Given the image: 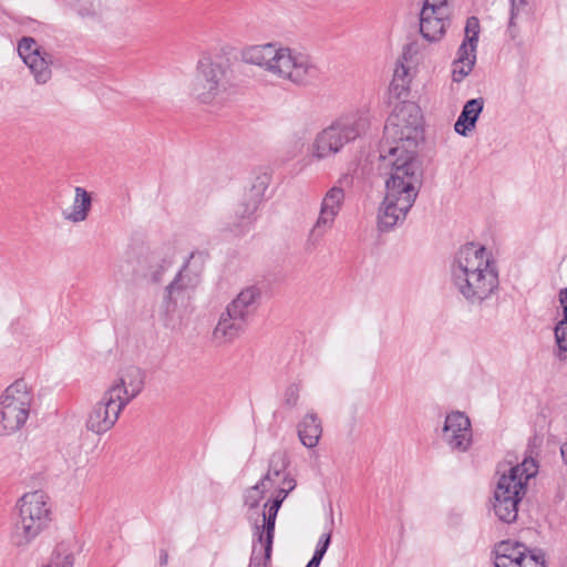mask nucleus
<instances>
[{"mask_svg":"<svg viewBox=\"0 0 567 567\" xmlns=\"http://www.w3.org/2000/svg\"><path fill=\"white\" fill-rule=\"evenodd\" d=\"M246 323L243 320L235 319L233 316H227L223 312L219 320L213 330V341L217 346H226L233 343L238 339L246 329Z\"/></svg>","mask_w":567,"mask_h":567,"instance_id":"19","label":"nucleus"},{"mask_svg":"<svg viewBox=\"0 0 567 567\" xmlns=\"http://www.w3.org/2000/svg\"><path fill=\"white\" fill-rule=\"evenodd\" d=\"M370 127V118L363 111L342 113L316 135L310 154L316 161L336 156L348 145L362 137Z\"/></svg>","mask_w":567,"mask_h":567,"instance_id":"4","label":"nucleus"},{"mask_svg":"<svg viewBox=\"0 0 567 567\" xmlns=\"http://www.w3.org/2000/svg\"><path fill=\"white\" fill-rule=\"evenodd\" d=\"M484 109V99L477 97L467 101L457 117L454 130L461 136H467L476 126L477 118Z\"/></svg>","mask_w":567,"mask_h":567,"instance_id":"22","label":"nucleus"},{"mask_svg":"<svg viewBox=\"0 0 567 567\" xmlns=\"http://www.w3.org/2000/svg\"><path fill=\"white\" fill-rule=\"evenodd\" d=\"M241 61L298 86L307 85L318 75V68L308 53L279 42L249 45L241 51Z\"/></svg>","mask_w":567,"mask_h":567,"instance_id":"3","label":"nucleus"},{"mask_svg":"<svg viewBox=\"0 0 567 567\" xmlns=\"http://www.w3.org/2000/svg\"><path fill=\"white\" fill-rule=\"evenodd\" d=\"M476 47L475 44L463 41L457 50V58L453 62L452 78L454 82H461L473 70L476 61Z\"/></svg>","mask_w":567,"mask_h":567,"instance_id":"23","label":"nucleus"},{"mask_svg":"<svg viewBox=\"0 0 567 567\" xmlns=\"http://www.w3.org/2000/svg\"><path fill=\"white\" fill-rule=\"evenodd\" d=\"M297 432L303 446L316 447L322 435L321 420L316 413L309 412L298 423Z\"/></svg>","mask_w":567,"mask_h":567,"instance_id":"24","label":"nucleus"},{"mask_svg":"<svg viewBox=\"0 0 567 567\" xmlns=\"http://www.w3.org/2000/svg\"><path fill=\"white\" fill-rule=\"evenodd\" d=\"M451 275L455 288L473 305H481L498 289V270L492 254L473 243L460 248Z\"/></svg>","mask_w":567,"mask_h":567,"instance_id":"2","label":"nucleus"},{"mask_svg":"<svg viewBox=\"0 0 567 567\" xmlns=\"http://www.w3.org/2000/svg\"><path fill=\"white\" fill-rule=\"evenodd\" d=\"M560 303L564 307L565 318L555 328L556 343L560 352L567 351V288L559 293Z\"/></svg>","mask_w":567,"mask_h":567,"instance_id":"27","label":"nucleus"},{"mask_svg":"<svg viewBox=\"0 0 567 567\" xmlns=\"http://www.w3.org/2000/svg\"><path fill=\"white\" fill-rule=\"evenodd\" d=\"M260 203V198L258 194H255L254 190H250L249 194H246L243 200L238 204L236 214L240 218H250L256 210L258 209Z\"/></svg>","mask_w":567,"mask_h":567,"instance_id":"28","label":"nucleus"},{"mask_svg":"<svg viewBox=\"0 0 567 567\" xmlns=\"http://www.w3.org/2000/svg\"><path fill=\"white\" fill-rule=\"evenodd\" d=\"M259 297V291L255 287L243 289L237 297L227 306L225 312L227 316H233L235 319L243 320L247 324L248 318L256 310V302Z\"/></svg>","mask_w":567,"mask_h":567,"instance_id":"20","label":"nucleus"},{"mask_svg":"<svg viewBox=\"0 0 567 567\" xmlns=\"http://www.w3.org/2000/svg\"><path fill=\"white\" fill-rule=\"evenodd\" d=\"M528 547L519 542L503 540L495 546V567H520Z\"/></svg>","mask_w":567,"mask_h":567,"instance_id":"18","label":"nucleus"},{"mask_svg":"<svg viewBox=\"0 0 567 567\" xmlns=\"http://www.w3.org/2000/svg\"><path fill=\"white\" fill-rule=\"evenodd\" d=\"M410 92V84L403 82L391 81L389 86L390 96L400 101H405Z\"/></svg>","mask_w":567,"mask_h":567,"instance_id":"33","label":"nucleus"},{"mask_svg":"<svg viewBox=\"0 0 567 567\" xmlns=\"http://www.w3.org/2000/svg\"><path fill=\"white\" fill-rule=\"evenodd\" d=\"M124 408L112 393L105 391L101 400L89 411L85 429L97 435L109 432L116 424Z\"/></svg>","mask_w":567,"mask_h":567,"instance_id":"12","label":"nucleus"},{"mask_svg":"<svg viewBox=\"0 0 567 567\" xmlns=\"http://www.w3.org/2000/svg\"><path fill=\"white\" fill-rule=\"evenodd\" d=\"M344 198V189L341 186L334 185L324 193L318 217L308 235V244L317 246L323 236L333 228L343 207Z\"/></svg>","mask_w":567,"mask_h":567,"instance_id":"11","label":"nucleus"},{"mask_svg":"<svg viewBox=\"0 0 567 567\" xmlns=\"http://www.w3.org/2000/svg\"><path fill=\"white\" fill-rule=\"evenodd\" d=\"M285 466L284 457L278 456V461H276V456L271 458L268 473L258 484L249 488L246 493L245 504L249 508H255L259 505L260 501L264 498L265 491L271 485L272 477H278Z\"/></svg>","mask_w":567,"mask_h":567,"instance_id":"21","label":"nucleus"},{"mask_svg":"<svg viewBox=\"0 0 567 567\" xmlns=\"http://www.w3.org/2000/svg\"><path fill=\"white\" fill-rule=\"evenodd\" d=\"M511 2H512V9H511L509 27H514L516 24L517 20H519L524 16H527L528 0H511Z\"/></svg>","mask_w":567,"mask_h":567,"instance_id":"31","label":"nucleus"},{"mask_svg":"<svg viewBox=\"0 0 567 567\" xmlns=\"http://www.w3.org/2000/svg\"><path fill=\"white\" fill-rule=\"evenodd\" d=\"M480 33V21L476 17H471L466 21L465 38L463 41L477 45Z\"/></svg>","mask_w":567,"mask_h":567,"instance_id":"32","label":"nucleus"},{"mask_svg":"<svg viewBox=\"0 0 567 567\" xmlns=\"http://www.w3.org/2000/svg\"><path fill=\"white\" fill-rule=\"evenodd\" d=\"M18 52L38 84H45L51 80L52 56L32 38H22L18 44Z\"/></svg>","mask_w":567,"mask_h":567,"instance_id":"13","label":"nucleus"},{"mask_svg":"<svg viewBox=\"0 0 567 567\" xmlns=\"http://www.w3.org/2000/svg\"><path fill=\"white\" fill-rule=\"evenodd\" d=\"M538 472L534 458H524L522 463L508 468L498 467L499 474L493 498V511L499 520L513 523L518 515V504L527 489V482Z\"/></svg>","mask_w":567,"mask_h":567,"instance_id":"5","label":"nucleus"},{"mask_svg":"<svg viewBox=\"0 0 567 567\" xmlns=\"http://www.w3.org/2000/svg\"><path fill=\"white\" fill-rule=\"evenodd\" d=\"M447 0H425L424 6H434V7H441V6H447Z\"/></svg>","mask_w":567,"mask_h":567,"instance_id":"37","label":"nucleus"},{"mask_svg":"<svg viewBox=\"0 0 567 567\" xmlns=\"http://www.w3.org/2000/svg\"><path fill=\"white\" fill-rule=\"evenodd\" d=\"M447 6H424L420 12V31L430 42L439 41L450 24Z\"/></svg>","mask_w":567,"mask_h":567,"instance_id":"16","label":"nucleus"},{"mask_svg":"<svg viewBox=\"0 0 567 567\" xmlns=\"http://www.w3.org/2000/svg\"><path fill=\"white\" fill-rule=\"evenodd\" d=\"M75 196L73 204L70 208L62 212V216L65 220L71 223L84 221L89 212L92 207L91 195L82 187H75Z\"/></svg>","mask_w":567,"mask_h":567,"instance_id":"25","label":"nucleus"},{"mask_svg":"<svg viewBox=\"0 0 567 567\" xmlns=\"http://www.w3.org/2000/svg\"><path fill=\"white\" fill-rule=\"evenodd\" d=\"M330 542H331V532H328V533L321 535V537L318 540V544L316 546V550H315L312 557L322 560V558L330 545Z\"/></svg>","mask_w":567,"mask_h":567,"instance_id":"36","label":"nucleus"},{"mask_svg":"<svg viewBox=\"0 0 567 567\" xmlns=\"http://www.w3.org/2000/svg\"><path fill=\"white\" fill-rule=\"evenodd\" d=\"M142 262L145 266L144 277L153 284H159L174 264V254L151 251L143 256Z\"/></svg>","mask_w":567,"mask_h":567,"instance_id":"17","label":"nucleus"},{"mask_svg":"<svg viewBox=\"0 0 567 567\" xmlns=\"http://www.w3.org/2000/svg\"><path fill=\"white\" fill-rule=\"evenodd\" d=\"M295 484L289 482L287 489L280 488L277 497L270 503L265 504L261 524H255L252 551L249 567H266L271 558L272 543L275 535V524L278 511L287 497L289 491L293 489Z\"/></svg>","mask_w":567,"mask_h":567,"instance_id":"9","label":"nucleus"},{"mask_svg":"<svg viewBox=\"0 0 567 567\" xmlns=\"http://www.w3.org/2000/svg\"><path fill=\"white\" fill-rule=\"evenodd\" d=\"M34 404L32 388L16 380L0 394V436L19 432L28 422Z\"/></svg>","mask_w":567,"mask_h":567,"instance_id":"7","label":"nucleus"},{"mask_svg":"<svg viewBox=\"0 0 567 567\" xmlns=\"http://www.w3.org/2000/svg\"><path fill=\"white\" fill-rule=\"evenodd\" d=\"M74 556L65 546L60 545L54 550L50 563L43 567H73Z\"/></svg>","mask_w":567,"mask_h":567,"instance_id":"29","label":"nucleus"},{"mask_svg":"<svg viewBox=\"0 0 567 567\" xmlns=\"http://www.w3.org/2000/svg\"><path fill=\"white\" fill-rule=\"evenodd\" d=\"M300 388L298 384H290L285 391V404L289 408H295L298 403Z\"/></svg>","mask_w":567,"mask_h":567,"instance_id":"35","label":"nucleus"},{"mask_svg":"<svg viewBox=\"0 0 567 567\" xmlns=\"http://www.w3.org/2000/svg\"><path fill=\"white\" fill-rule=\"evenodd\" d=\"M392 81L411 83L410 69L402 61H398Z\"/></svg>","mask_w":567,"mask_h":567,"instance_id":"34","label":"nucleus"},{"mask_svg":"<svg viewBox=\"0 0 567 567\" xmlns=\"http://www.w3.org/2000/svg\"><path fill=\"white\" fill-rule=\"evenodd\" d=\"M520 567H547L545 555L539 549L528 548L527 555L523 558Z\"/></svg>","mask_w":567,"mask_h":567,"instance_id":"30","label":"nucleus"},{"mask_svg":"<svg viewBox=\"0 0 567 567\" xmlns=\"http://www.w3.org/2000/svg\"><path fill=\"white\" fill-rule=\"evenodd\" d=\"M159 561H161V565H166L167 564V561H168V554H167V551H165V550L161 551Z\"/></svg>","mask_w":567,"mask_h":567,"instance_id":"38","label":"nucleus"},{"mask_svg":"<svg viewBox=\"0 0 567 567\" xmlns=\"http://www.w3.org/2000/svg\"><path fill=\"white\" fill-rule=\"evenodd\" d=\"M73 8L82 18L100 16L107 6V0H70Z\"/></svg>","mask_w":567,"mask_h":567,"instance_id":"26","label":"nucleus"},{"mask_svg":"<svg viewBox=\"0 0 567 567\" xmlns=\"http://www.w3.org/2000/svg\"><path fill=\"white\" fill-rule=\"evenodd\" d=\"M321 560L317 558H311L310 561L307 564L306 567H319Z\"/></svg>","mask_w":567,"mask_h":567,"instance_id":"39","label":"nucleus"},{"mask_svg":"<svg viewBox=\"0 0 567 567\" xmlns=\"http://www.w3.org/2000/svg\"><path fill=\"white\" fill-rule=\"evenodd\" d=\"M227 90V65L208 55H203L196 65L190 83V94L203 104H212Z\"/></svg>","mask_w":567,"mask_h":567,"instance_id":"8","label":"nucleus"},{"mask_svg":"<svg viewBox=\"0 0 567 567\" xmlns=\"http://www.w3.org/2000/svg\"><path fill=\"white\" fill-rule=\"evenodd\" d=\"M144 383L143 370L136 365H128L120 371L117 379L106 392L112 393L114 399L126 406L142 392Z\"/></svg>","mask_w":567,"mask_h":567,"instance_id":"15","label":"nucleus"},{"mask_svg":"<svg viewBox=\"0 0 567 567\" xmlns=\"http://www.w3.org/2000/svg\"><path fill=\"white\" fill-rule=\"evenodd\" d=\"M470 419L462 412H453L445 419L442 439L455 452H466L472 445Z\"/></svg>","mask_w":567,"mask_h":567,"instance_id":"14","label":"nucleus"},{"mask_svg":"<svg viewBox=\"0 0 567 567\" xmlns=\"http://www.w3.org/2000/svg\"><path fill=\"white\" fill-rule=\"evenodd\" d=\"M202 271L200 256L190 254L165 288L164 301L167 312H175L179 306L186 308L189 305L190 295L200 282Z\"/></svg>","mask_w":567,"mask_h":567,"instance_id":"10","label":"nucleus"},{"mask_svg":"<svg viewBox=\"0 0 567 567\" xmlns=\"http://www.w3.org/2000/svg\"><path fill=\"white\" fill-rule=\"evenodd\" d=\"M19 519L11 533L16 547L29 545L47 527L50 520L49 497L43 491L25 493L18 502Z\"/></svg>","mask_w":567,"mask_h":567,"instance_id":"6","label":"nucleus"},{"mask_svg":"<svg viewBox=\"0 0 567 567\" xmlns=\"http://www.w3.org/2000/svg\"><path fill=\"white\" fill-rule=\"evenodd\" d=\"M384 132L393 145H383L380 153L382 166L389 175L378 214L382 231L405 220L422 186V167L415 151L423 136L421 109L413 102L398 103L388 117Z\"/></svg>","mask_w":567,"mask_h":567,"instance_id":"1","label":"nucleus"}]
</instances>
